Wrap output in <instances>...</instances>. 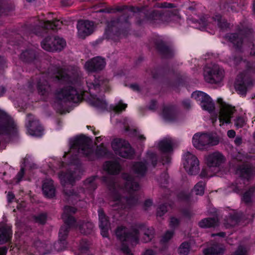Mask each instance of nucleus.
<instances>
[{
  "instance_id": "1",
  "label": "nucleus",
  "mask_w": 255,
  "mask_h": 255,
  "mask_svg": "<svg viewBox=\"0 0 255 255\" xmlns=\"http://www.w3.org/2000/svg\"><path fill=\"white\" fill-rule=\"evenodd\" d=\"M53 80L64 85L62 88L57 89L54 92V109L60 114L66 113L68 111L64 107V103L67 102H80V93L73 86V78L65 69L58 68Z\"/></svg>"
},
{
  "instance_id": "2",
  "label": "nucleus",
  "mask_w": 255,
  "mask_h": 255,
  "mask_svg": "<svg viewBox=\"0 0 255 255\" xmlns=\"http://www.w3.org/2000/svg\"><path fill=\"white\" fill-rule=\"evenodd\" d=\"M123 179L125 184L124 186L113 180L108 184L111 192V205L118 206L119 208H126L135 204L137 197L133 192L140 188L138 183L130 175L124 174Z\"/></svg>"
},
{
  "instance_id": "3",
  "label": "nucleus",
  "mask_w": 255,
  "mask_h": 255,
  "mask_svg": "<svg viewBox=\"0 0 255 255\" xmlns=\"http://www.w3.org/2000/svg\"><path fill=\"white\" fill-rule=\"evenodd\" d=\"M83 83L81 79V103L86 100L85 94L87 93L88 96L86 100L92 106L101 112L107 111L108 103L105 99V96L101 98L98 96L101 91L106 92L109 91V80L103 76L94 75L92 79L86 81L87 90L83 89Z\"/></svg>"
},
{
  "instance_id": "4",
  "label": "nucleus",
  "mask_w": 255,
  "mask_h": 255,
  "mask_svg": "<svg viewBox=\"0 0 255 255\" xmlns=\"http://www.w3.org/2000/svg\"><path fill=\"white\" fill-rule=\"evenodd\" d=\"M116 236L121 242V250L127 255H132L128 245H136L139 242V236L143 234L141 239V242L146 243L149 242L154 237V231L152 228L145 226H139L133 228L129 232L128 230L123 227H119L116 232Z\"/></svg>"
},
{
  "instance_id": "5",
  "label": "nucleus",
  "mask_w": 255,
  "mask_h": 255,
  "mask_svg": "<svg viewBox=\"0 0 255 255\" xmlns=\"http://www.w3.org/2000/svg\"><path fill=\"white\" fill-rule=\"evenodd\" d=\"M129 18L128 13H123L108 21L103 35L104 38L116 42L121 36H127L131 29Z\"/></svg>"
},
{
  "instance_id": "6",
  "label": "nucleus",
  "mask_w": 255,
  "mask_h": 255,
  "mask_svg": "<svg viewBox=\"0 0 255 255\" xmlns=\"http://www.w3.org/2000/svg\"><path fill=\"white\" fill-rule=\"evenodd\" d=\"M225 38L232 43L237 51L242 49L244 41L247 43L250 47V55L255 56V36L254 30L249 27H244L240 31V34L230 33L226 34Z\"/></svg>"
},
{
  "instance_id": "7",
  "label": "nucleus",
  "mask_w": 255,
  "mask_h": 255,
  "mask_svg": "<svg viewBox=\"0 0 255 255\" xmlns=\"http://www.w3.org/2000/svg\"><path fill=\"white\" fill-rule=\"evenodd\" d=\"M137 7L139 10L135 15V23L138 26L147 23H159L165 20V14L161 10L149 8L146 5Z\"/></svg>"
},
{
  "instance_id": "8",
  "label": "nucleus",
  "mask_w": 255,
  "mask_h": 255,
  "mask_svg": "<svg viewBox=\"0 0 255 255\" xmlns=\"http://www.w3.org/2000/svg\"><path fill=\"white\" fill-rule=\"evenodd\" d=\"M220 141L219 136L212 132H197L194 134L192 140L194 147L202 150L218 145Z\"/></svg>"
},
{
  "instance_id": "9",
  "label": "nucleus",
  "mask_w": 255,
  "mask_h": 255,
  "mask_svg": "<svg viewBox=\"0 0 255 255\" xmlns=\"http://www.w3.org/2000/svg\"><path fill=\"white\" fill-rule=\"evenodd\" d=\"M63 24L62 21L57 19L52 20H41L39 24H27L25 25V29L29 35L34 34L42 36L44 32H47L49 29L57 30L60 28Z\"/></svg>"
},
{
  "instance_id": "10",
  "label": "nucleus",
  "mask_w": 255,
  "mask_h": 255,
  "mask_svg": "<svg viewBox=\"0 0 255 255\" xmlns=\"http://www.w3.org/2000/svg\"><path fill=\"white\" fill-rule=\"evenodd\" d=\"M158 149L161 156L160 159H171L174 153V144L169 139L164 138L158 142ZM147 159H159L156 151L150 149L146 152Z\"/></svg>"
},
{
  "instance_id": "11",
  "label": "nucleus",
  "mask_w": 255,
  "mask_h": 255,
  "mask_svg": "<svg viewBox=\"0 0 255 255\" xmlns=\"http://www.w3.org/2000/svg\"><path fill=\"white\" fill-rule=\"evenodd\" d=\"M77 210L75 208L70 206H65L62 217L65 225L62 226L59 232V238L66 240L69 232L70 227L76 226L75 219L72 216L76 213Z\"/></svg>"
},
{
  "instance_id": "12",
  "label": "nucleus",
  "mask_w": 255,
  "mask_h": 255,
  "mask_svg": "<svg viewBox=\"0 0 255 255\" xmlns=\"http://www.w3.org/2000/svg\"><path fill=\"white\" fill-rule=\"evenodd\" d=\"M153 42L156 53L161 59H171L174 57L176 50L173 46L158 38L154 39Z\"/></svg>"
},
{
  "instance_id": "13",
  "label": "nucleus",
  "mask_w": 255,
  "mask_h": 255,
  "mask_svg": "<svg viewBox=\"0 0 255 255\" xmlns=\"http://www.w3.org/2000/svg\"><path fill=\"white\" fill-rule=\"evenodd\" d=\"M205 81L211 84L221 82L224 78V71L216 64L207 65L204 69Z\"/></svg>"
},
{
  "instance_id": "14",
  "label": "nucleus",
  "mask_w": 255,
  "mask_h": 255,
  "mask_svg": "<svg viewBox=\"0 0 255 255\" xmlns=\"http://www.w3.org/2000/svg\"><path fill=\"white\" fill-rule=\"evenodd\" d=\"M217 103L220 107L219 116L220 126H223L224 124H230L231 123V119L236 112L235 107L227 104L221 98L217 99Z\"/></svg>"
},
{
  "instance_id": "15",
  "label": "nucleus",
  "mask_w": 255,
  "mask_h": 255,
  "mask_svg": "<svg viewBox=\"0 0 255 255\" xmlns=\"http://www.w3.org/2000/svg\"><path fill=\"white\" fill-rule=\"evenodd\" d=\"M191 96L199 103L203 110L209 113L214 111V103L207 94L200 91H196L192 93Z\"/></svg>"
},
{
  "instance_id": "16",
  "label": "nucleus",
  "mask_w": 255,
  "mask_h": 255,
  "mask_svg": "<svg viewBox=\"0 0 255 255\" xmlns=\"http://www.w3.org/2000/svg\"><path fill=\"white\" fill-rule=\"evenodd\" d=\"M80 134L69 139V149L65 151L63 158L67 159H80Z\"/></svg>"
},
{
  "instance_id": "17",
  "label": "nucleus",
  "mask_w": 255,
  "mask_h": 255,
  "mask_svg": "<svg viewBox=\"0 0 255 255\" xmlns=\"http://www.w3.org/2000/svg\"><path fill=\"white\" fill-rule=\"evenodd\" d=\"M28 123L26 124V127L28 133L33 136L40 137L43 134V128L39 123V120L34 119L33 115H27Z\"/></svg>"
},
{
  "instance_id": "18",
  "label": "nucleus",
  "mask_w": 255,
  "mask_h": 255,
  "mask_svg": "<svg viewBox=\"0 0 255 255\" xmlns=\"http://www.w3.org/2000/svg\"><path fill=\"white\" fill-rule=\"evenodd\" d=\"M106 65L105 59L101 56H97L88 60L85 63V68L89 73H94L103 70Z\"/></svg>"
},
{
  "instance_id": "19",
  "label": "nucleus",
  "mask_w": 255,
  "mask_h": 255,
  "mask_svg": "<svg viewBox=\"0 0 255 255\" xmlns=\"http://www.w3.org/2000/svg\"><path fill=\"white\" fill-rule=\"evenodd\" d=\"M253 81L251 77H246L243 75H240L235 82V88L240 95L246 96L248 89L252 87Z\"/></svg>"
},
{
  "instance_id": "20",
  "label": "nucleus",
  "mask_w": 255,
  "mask_h": 255,
  "mask_svg": "<svg viewBox=\"0 0 255 255\" xmlns=\"http://www.w3.org/2000/svg\"><path fill=\"white\" fill-rule=\"evenodd\" d=\"M20 58L23 62L33 64L36 68L39 66L40 58L35 50L32 49L25 50L21 53Z\"/></svg>"
},
{
  "instance_id": "21",
  "label": "nucleus",
  "mask_w": 255,
  "mask_h": 255,
  "mask_svg": "<svg viewBox=\"0 0 255 255\" xmlns=\"http://www.w3.org/2000/svg\"><path fill=\"white\" fill-rule=\"evenodd\" d=\"M74 165H71L70 170L67 172L61 171L59 173V178L61 181L62 185L66 187V185L73 186L76 180V171H72V169H75L73 167Z\"/></svg>"
},
{
  "instance_id": "22",
  "label": "nucleus",
  "mask_w": 255,
  "mask_h": 255,
  "mask_svg": "<svg viewBox=\"0 0 255 255\" xmlns=\"http://www.w3.org/2000/svg\"><path fill=\"white\" fill-rule=\"evenodd\" d=\"M172 72V70L170 68L168 65L157 66L151 71L152 78L157 80L164 78Z\"/></svg>"
},
{
  "instance_id": "23",
  "label": "nucleus",
  "mask_w": 255,
  "mask_h": 255,
  "mask_svg": "<svg viewBox=\"0 0 255 255\" xmlns=\"http://www.w3.org/2000/svg\"><path fill=\"white\" fill-rule=\"evenodd\" d=\"M239 166L236 170V173L239 174L243 179L249 180L252 178L255 174V170L253 168L248 165H240L238 163Z\"/></svg>"
},
{
  "instance_id": "24",
  "label": "nucleus",
  "mask_w": 255,
  "mask_h": 255,
  "mask_svg": "<svg viewBox=\"0 0 255 255\" xmlns=\"http://www.w3.org/2000/svg\"><path fill=\"white\" fill-rule=\"evenodd\" d=\"M95 154L98 157L107 158L109 159H121L119 157L116 158L113 151L109 150L103 143L97 146Z\"/></svg>"
},
{
  "instance_id": "25",
  "label": "nucleus",
  "mask_w": 255,
  "mask_h": 255,
  "mask_svg": "<svg viewBox=\"0 0 255 255\" xmlns=\"http://www.w3.org/2000/svg\"><path fill=\"white\" fill-rule=\"evenodd\" d=\"M94 23L88 20L81 19V39H85L92 34L94 31Z\"/></svg>"
},
{
  "instance_id": "26",
  "label": "nucleus",
  "mask_w": 255,
  "mask_h": 255,
  "mask_svg": "<svg viewBox=\"0 0 255 255\" xmlns=\"http://www.w3.org/2000/svg\"><path fill=\"white\" fill-rule=\"evenodd\" d=\"M99 227L101 229V235L104 237L108 236V231L110 227V223L107 217L105 215L103 210H98Z\"/></svg>"
},
{
  "instance_id": "27",
  "label": "nucleus",
  "mask_w": 255,
  "mask_h": 255,
  "mask_svg": "<svg viewBox=\"0 0 255 255\" xmlns=\"http://www.w3.org/2000/svg\"><path fill=\"white\" fill-rule=\"evenodd\" d=\"M163 119L167 122H173L176 120L177 110L175 106H164L162 112Z\"/></svg>"
},
{
  "instance_id": "28",
  "label": "nucleus",
  "mask_w": 255,
  "mask_h": 255,
  "mask_svg": "<svg viewBox=\"0 0 255 255\" xmlns=\"http://www.w3.org/2000/svg\"><path fill=\"white\" fill-rule=\"evenodd\" d=\"M91 139L84 134L81 133V155L84 154L86 150V156H90L93 152V149L91 146Z\"/></svg>"
},
{
  "instance_id": "29",
  "label": "nucleus",
  "mask_w": 255,
  "mask_h": 255,
  "mask_svg": "<svg viewBox=\"0 0 255 255\" xmlns=\"http://www.w3.org/2000/svg\"><path fill=\"white\" fill-rule=\"evenodd\" d=\"M42 191L44 195L48 198H52L55 194V189L53 181L50 179L44 180L42 184Z\"/></svg>"
},
{
  "instance_id": "30",
  "label": "nucleus",
  "mask_w": 255,
  "mask_h": 255,
  "mask_svg": "<svg viewBox=\"0 0 255 255\" xmlns=\"http://www.w3.org/2000/svg\"><path fill=\"white\" fill-rule=\"evenodd\" d=\"M183 165L189 174L195 175L199 172V160H184Z\"/></svg>"
},
{
  "instance_id": "31",
  "label": "nucleus",
  "mask_w": 255,
  "mask_h": 255,
  "mask_svg": "<svg viewBox=\"0 0 255 255\" xmlns=\"http://www.w3.org/2000/svg\"><path fill=\"white\" fill-rule=\"evenodd\" d=\"M104 169L109 174H116L121 171V166L118 160H108L106 162Z\"/></svg>"
},
{
  "instance_id": "32",
  "label": "nucleus",
  "mask_w": 255,
  "mask_h": 255,
  "mask_svg": "<svg viewBox=\"0 0 255 255\" xmlns=\"http://www.w3.org/2000/svg\"><path fill=\"white\" fill-rule=\"evenodd\" d=\"M223 160H207V165L208 166V170L206 171V169L203 170V175L208 176V172L210 171L213 173H216L220 171V166L222 163Z\"/></svg>"
},
{
  "instance_id": "33",
  "label": "nucleus",
  "mask_w": 255,
  "mask_h": 255,
  "mask_svg": "<svg viewBox=\"0 0 255 255\" xmlns=\"http://www.w3.org/2000/svg\"><path fill=\"white\" fill-rule=\"evenodd\" d=\"M12 231L10 227L2 226L0 228V245L9 241L12 236Z\"/></svg>"
},
{
  "instance_id": "34",
  "label": "nucleus",
  "mask_w": 255,
  "mask_h": 255,
  "mask_svg": "<svg viewBox=\"0 0 255 255\" xmlns=\"http://www.w3.org/2000/svg\"><path fill=\"white\" fill-rule=\"evenodd\" d=\"M134 154L135 150L128 142V145L124 146L117 155L124 158L132 159Z\"/></svg>"
},
{
  "instance_id": "35",
  "label": "nucleus",
  "mask_w": 255,
  "mask_h": 255,
  "mask_svg": "<svg viewBox=\"0 0 255 255\" xmlns=\"http://www.w3.org/2000/svg\"><path fill=\"white\" fill-rule=\"evenodd\" d=\"M36 87L38 94L42 96H47L51 90V86L46 80L38 81Z\"/></svg>"
},
{
  "instance_id": "36",
  "label": "nucleus",
  "mask_w": 255,
  "mask_h": 255,
  "mask_svg": "<svg viewBox=\"0 0 255 255\" xmlns=\"http://www.w3.org/2000/svg\"><path fill=\"white\" fill-rule=\"evenodd\" d=\"M126 145H128V141L121 138H114L111 142L112 148L116 155Z\"/></svg>"
},
{
  "instance_id": "37",
  "label": "nucleus",
  "mask_w": 255,
  "mask_h": 255,
  "mask_svg": "<svg viewBox=\"0 0 255 255\" xmlns=\"http://www.w3.org/2000/svg\"><path fill=\"white\" fill-rule=\"evenodd\" d=\"M225 249L221 246L216 244L204 251V255H223Z\"/></svg>"
},
{
  "instance_id": "38",
  "label": "nucleus",
  "mask_w": 255,
  "mask_h": 255,
  "mask_svg": "<svg viewBox=\"0 0 255 255\" xmlns=\"http://www.w3.org/2000/svg\"><path fill=\"white\" fill-rule=\"evenodd\" d=\"M54 37L48 35L45 37L41 42V47L47 51L53 52V45H54Z\"/></svg>"
},
{
  "instance_id": "39",
  "label": "nucleus",
  "mask_w": 255,
  "mask_h": 255,
  "mask_svg": "<svg viewBox=\"0 0 255 255\" xmlns=\"http://www.w3.org/2000/svg\"><path fill=\"white\" fill-rule=\"evenodd\" d=\"M213 18L214 20L217 22L218 26L221 29H226L229 27V23L228 22L226 19L223 18L221 14H216Z\"/></svg>"
},
{
  "instance_id": "40",
  "label": "nucleus",
  "mask_w": 255,
  "mask_h": 255,
  "mask_svg": "<svg viewBox=\"0 0 255 255\" xmlns=\"http://www.w3.org/2000/svg\"><path fill=\"white\" fill-rule=\"evenodd\" d=\"M53 45V52L61 51L66 46V41L63 38L55 36Z\"/></svg>"
},
{
  "instance_id": "41",
  "label": "nucleus",
  "mask_w": 255,
  "mask_h": 255,
  "mask_svg": "<svg viewBox=\"0 0 255 255\" xmlns=\"http://www.w3.org/2000/svg\"><path fill=\"white\" fill-rule=\"evenodd\" d=\"M138 6H133V5H123L122 6H117L115 8H114V13H116V12H122L126 10H128V11L133 13L134 15L136 14V11L139 10Z\"/></svg>"
},
{
  "instance_id": "42",
  "label": "nucleus",
  "mask_w": 255,
  "mask_h": 255,
  "mask_svg": "<svg viewBox=\"0 0 255 255\" xmlns=\"http://www.w3.org/2000/svg\"><path fill=\"white\" fill-rule=\"evenodd\" d=\"M218 220L216 218H205L199 223V226L201 228H210L216 226Z\"/></svg>"
},
{
  "instance_id": "43",
  "label": "nucleus",
  "mask_w": 255,
  "mask_h": 255,
  "mask_svg": "<svg viewBox=\"0 0 255 255\" xmlns=\"http://www.w3.org/2000/svg\"><path fill=\"white\" fill-rule=\"evenodd\" d=\"M255 197V187H252L243 196V200L246 203L252 202Z\"/></svg>"
},
{
  "instance_id": "44",
  "label": "nucleus",
  "mask_w": 255,
  "mask_h": 255,
  "mask_svg": "<svg viewBox=\"0 0 255 255\" xmlns=\"http://www.w3.org/2000/svg\"><path fill=\"white\" fill-rule=\"evenodd\" d=\"M133 170L138 176H142L144 174L146 170V166L145 163L141 161L137 162L133 166Z\"/></svg>"
},
{
  "instance_id": "45",
  "label": "nucleus",
  "mask_w": 255,
  "mask_h": 255,
  "mask_svg": "<svg viewBox=\"0 0 255 255\" xmlns=\"http://www.w3.org/2000/svg\"><path fill=\"white\" fill-rule=\"evenodd\" d=\"M244 62L246 63L245 72L247 74L255 75V60H247Z\"/></svg>"
},
{
  "instance_id": "46",
  "label": "nucleus",
  "mask_w": 255,
  "mask_h": 255,
  "mask_svg": "<svg viewBox=\"0 0 255 255\" xmlns=\"http://www.w3.org/2000/svg\"><path fill=\"white\" fill-rule=\"evenodd\" d=\"M110 109L116 114H120L125 111L127 108V104H124L122 100H120L119 104L116 106L111 105Z\"/></svg>"
},
{
  "instance_id": "47",
  "label": "nucleus",
  "mask_w": 255,
  "mask_h": 255,
  "mask_svg": "<svg viewBox=\"0 0 255 255\" xmlns=\"http://www.w3.org/2000/svg\"><path fill=\"white\" fill-rule=\"evenodd\" d=\"M191 243L184 242L178 248V253L180 255H187L190 250Z\"/></svg>"
},
{
  "instance_id": "48",
  "label": "nucleus",
  "mask_w": 255,
  "mask_h": 255,
  "mask_svg": "<svg viewBox=\"0 0 255 255\" xmlns=\"http://www.w3.org/2000/svg\"><path fill=\"white\" fill-rule=\"evenodd\" d=\"M182 80L180 78H177L175 81H171L169 80H167L166 84L168 87L176 90H178L179 87L182 84Z\"/></svg>"
},
{
  "instance_id": "49",
  "label": "nucleus",
  "mask_w": 255,
  "mask_h": 255,
  "mask_svg": "<svg viewBox=\"0 0 255 255\" xmlns=\"http://www.w3.org/2000/svg\"><path fill=\"white\" fill-rule=\"evenodd\" d=\"M93 227V224L91 222L82 223V224H81V234H90L92 232Z\"/></svg>"
},
{
  "instance_id": "50",
  "label": "nucleus",
  "mask_w": 255,
  "mask_h": 255,
  "mask_svg": "<svg viewBox=\"0 0 255 255\" xmlns=\"http://www.w3.org/2000/svg\"><path fill=\"white\" fill-rule=\"evenodd\" d=\"M66 247L67 242L66 240L62 239L59 238L58 241L54 244V248L58 252H60L65 250Z\"/></svg>"
},
{
  "instance_id": "51",
  "label": "nucleus",
  "mask_w": 255,
  "mask_h": 255,
  "mask_svg": "<svg viewBox=\"0 0 255 255\" xmlns=\"http://www.w3.org/2000/svg\"><path fill=\"white\" fill-rule=\"evenodd\" d=\"M246 124V119L242 116H238L234 120V125L237 129L242 128Z\"/></svg>"
},
{
  "instance_id": "52",
  "label": "nucleus",
  "mask_w": 255,
  "mask_h": 255,
  "mask_svg": "<svg viewBox=\"0 0 255 255\" xmlns=\"http://www.w3.org/2000/svg\"><path fill=\"white\" fill-rule=\"evenodd\" d=\"M174 232L173 231H167L161 237L160 243L165 244L168 243L173 237Z\"/></svg>"
},
{
  "instance_id": "53",
  "label": "nucleus",
  "mask_w": 255,
  "mask_h": 255,
  "mask_svg": "<svg viewBox=\"0 0 255 255\" xmlns=\"http://www.w3.org/2000/svg\"><path fill=\"white\" fill-rule=\"evenodd\" d=\"M95 178V177H91L88 178L84 182V184L90 190H93L96 188Z\"/></svg>"
},
{
  "instance_id": "54",
  "label": "nucleus",
  "mask_w": 255,
  "mask_h": 255,
  "mask_svg": "<svg viewBox=\"0 0 255 255\" xmlns=\"http://www.w3.org/2000/svg\"><path fill=\"white\" fill-rule=\"evenodd\" d=\"M205 183L199 182L194 187V191L196 195H202L204 192Z\"/></svg>"
},
{
  "instance_id": "55",
  "label": "nucleus",
  "mask_w": 255,
  "mask_h": 255,
  "mask_svg": "<svg viewBox=\"0 0 255 255\" xmlns=\"http://www.w3.org/2000/svg\"><path fill=\"white\" fill-rule=\"evenodd\" d=\"M205 159H225L223 155L219 151H215L208 154Z\"/></svg>"
},
{
  "instance_id": "56",
  "label": "nucleus",
  "mask_w": 255,
  "mask_h": 255,
  "mask_svg": "<svg viewBox=\"0 0 255 255\" xmlns=\"http://www.w3.org/2000/svg\"><path fill=\"white\" fill-rule=\"evenodd\" d=\"M82 244L83 245L82 246L81 242V255H89V243L83 240Z\"/></svg>"
},
{
  "instance_id": "57",
  "label": "nucleus",
  "mask_w": 255,
  "mask_h": 255,
  "mask_svg": "<svg viewBox=\"0 0 255 255\" xmlns=\"http://www.w3.org/2000/svg\"><path fill=\"white\" fill-rule=\"evenodd\" d=\"M24 168L23 167H21L19 172L17 173L15 177L13 178V181L16 183H18L20 182L24 175Z\"/></svg>"
},
{
  "instance_id": "58",
  "label": "nucleus",
  "mask_w": 255,
  "mask_h": 255,
  "mask_svg": "<svg viewBox=\"0 0 255 255\" xmlns=\"http://www.w3.org/2000/svg\"><path fill=\"white\" fill-rule=\"evenodd\" d=\"M248 253V250L245 246H239L235 253L232 255H247Z\"/></svg>"
},
{
  "instance_id": "59",
  "label": "nucleus",
  "mask_w": 255,
  "mask_h": 255,
  "mask_svg": "<svg viewBox=\"0 0 255 255\" xmlns=\"http://www.w3.org/2000/svg\"><path fill=\"white\" fill-rule=\"evenodd\" d=\"M46 215L45 214H41L35 217V221L41 224L45 223L46 220Z\"/></svg>"
},
{
  "instance_id": "60",
  "label": "nucleus",
  "mask_w": 255,
  "mask_h": 255,
  "mask_svg": "<svg viewBox=\"0 0 255 255\" xmlns=\"http://www.w3.org/2000/svg\"><path fill=\"white\" fill-rule=\"evenodd\" d=\"M182 159H198L197 157L189 151L184 152Z\"/></svg>"
},
{
  "instance_id": "61",
  "label": "nucleus",
  "mask_w": 255,
  "mask_h": 255,
  "mask_svg": "<svg viewBox=\"0 0 255 255\" xmlns=\"http://www.w3.org/2000/svg\"><path fill=\"white\" fill-rule=\"evenodd\" d=\"M231 59L233 61L235 66H238L243 60V58L240 55H232Z\"/></svg>"
},
{
  "instance_id": "62",
  "label": "nucleus",
  "mask_w": 255,
  "mask_h": 255,
  "mask_svg": "<svg viewBox=\"0 0 255 255\" xmlns=\"http://www.w3.org/2000/svg\"><path fill=\"white\" fill-rule=\"evenodd\" d=\"M179 223L180 221L179 219L175 217H172L170 220L169 226L171 228H175L179 225Z\"/></svg>"
},
{
  "instance_id": "63",
  "label": "nucleus",
  "mask_w": 255,
  "mask_h": 255,
  "mask_svg": "<svg viewBox=\"0 0 255 255\" xmlns=\"http://www.w3.org/2000/svg\"><path fill=\"white\" fill-rule=\"evenodd\" d=\"M229 221V223H227L225 225L226 228H229L231 226H235L238 223V220L237 219L233 217H230L229 219H228V221Z\"/></svg>"
},
{
  "instance_id": "64",
  "label": "nucleus",
  "mask_w": 255,
  "mask_h": 255,
  "mask_svg": "<svg viewBox=\"0 0 255 255\" xmlns=\"http://www.w3.org/2000/svg\"><path fill=\"white\" fill-rule=\"evenodd\" d=\"M167 211V207L165 205L160 206L157 210V216H163Z\"/></svg>"
}]
</instances>
